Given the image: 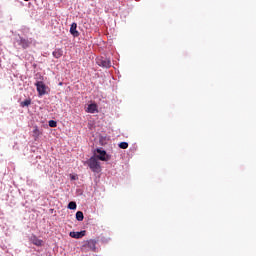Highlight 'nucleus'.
Masks as SVG:
<instances>
[{
    "mask_svg": "<svg viewBox=\"0 0 256 256\" xmlns=\"http://www.w3.org/2000/svg\"><path fill=\"white\" fill-rule=\"evenodd\" d=\"M71 179H72V181H75L76 178H75V176H72Z\"/></svg>",
    "mask_w": 256,
    "mask_h": 256,
    "instance_id": "obj_18",
    "label": "nucleus"
},
{
    "mask_svg": "<svg viewBox=\"0 0 256 256\" xmlns=\"http://www.w3.org/2000/svg\"><path fill=\"white\" fill-rule=\"evenodd\" d=\"M32 133H33L34 140H36V141H38L39 137H41V135H43V131H41L39 129V127H37V126H34Z\"/></svg>",
    "mask_w": 256,
    "mask_h": 256,
    "instance_id": "obj_7",
    "label": "nucleus"
},
{
    "mask_svg": "<svg viewBox=\"0 0 256 256\" xmlns=\"http://www.w3.org/2000/svg\"><path fill=\"white\" fill-rule=\"evenodd\" d=\"M48 125H49V127H52V128L57 127V121H55V120H50V121L48 122Z\"/></svg>",
    "mask_w": 256,
    "mask_h": 256,
    "instance_id": "obj_17",
    "label": "nucleus"
},
{
    "mask_svg": "<svg viewBox=\"0 0 256 256\" xmlns=\"http://www.w3.org/2000/svg\"><path fill=\"white\" fill-rule=\"evenodd\" d=\"M24 1H29V0H24Z\"/></svg>",
    "mask_w": 256,
    "mask_h": 256,
    "instance_id": "obj_19",
    "label": "nucleus"
},
{
    "mask_svg": "<svg viewBox=\"0 0 256 256\" xmlns=\"http://www.w3.org/2000/svg\"><path fill=\"white\" fill-rule=\"evenodd\" d=\"M96 63L99 67H104L105 69L111 67V60L103 56L96 58Z\"/></svg>",
    "mask_w": 256,
    "mask_h": 256,
    "instance_id": "obj_2",
    "label": "nucleus"
},
{
    "mask_svg": "<svg viewBox=\"0 0 256 256\" xmlns=\"http://www.w3.org/2000/svg\"><path fill=\"white\" fill-rule=\"evenodd\" d=\"M35 85H36L38 95L40 97H42V95H45L47 93V91H46L47 86L45 85V83H43V81H38V82H36Z\"/></svg>",
    "mask_w": 256,
    "mask_h": 256,
    "instance_id": "obj_3",
    "label": "nucleus"
},
{
    "mask_svg": "<svg viewBox=\"0 0 256 256\" xmlns=\"http://www.w3.org/2000/svg\"><path fill=\"white\" fill-rule=\"evenodd\" d=\"M68 209H71V210L77 209V203H75L74 201L70 202L68 204Z\"/></svg>",
    "mask_w": 256,
    "mask_h": 256,
    "instance_id": "obj_15",
    "label": "nucleus"
},
{
    "mask_svg": "<svg viewBox=\"0 0 256 256\" xmlns=\"http://www.w3.org/2000/svg\"><path fill=\"white\" fill-rule=\"evenodd\" d=\"M21 107H29L31 105V99H26L20 103Z\"/></svg>",
    "mask_w": 256,
    "mask_h": 256,
    "instance_id": "obj_14",
    "label": "nucleus"
},
{
    "mask_svg": "<svg viewBox=\"0 0 256 256\" xmlns=\"http://www.w3.org/2000/svg\"><path fill=\"white\" fill-rule=\"evenodd\" d=\"M97 245V242L95 240H88L85 244V247H88L91 251H95V247Z\"/></svg>",
    "mask_w": 256,
    "mask_h": 256,
    "instance_id": "obj_9",
    "label": "nucleus"
},
{
    "mask_svg": "<svg viewBox=\"0 0 256 256\" xmlns=\"http://www.w3.org/2000/svg\"><path fill=\"white\" fill-rule=\"evenodd\" d=\"M76 219L77 221H83V219H85V216L83 215L82 211L76 212Z\"/></svg>",
    "mask_w": 256,
    "mask_h": 256,
    "instance_id": "obj_13",
    "label": "nucleus"
},
{
    "mask_svg": "<svg viewBox=\"0 0 256 256\" xmlns=\"http://www.w3.org/2000/svg\"><path fill=\"white\" fill-rule=\"evenodd\" d=\"M32 243L33 245H36V247H41V245H43V240H39L38 238L34 237Z\"/></svg>",
    "mask_w": 256,
    "mask_h": 256,
    "instance_id": "obj_12",
    "label": "nucleus"
},
{
    "mask_svg": "<svg viewBox=\"0 0 256 256\" xmlns=\"http://www.w3.org/2000/svg\"><path fill=\"white\" fill-rule=\"evenodd\" d=\"M87 231L82 230L80 232H70L69 235L72 237V239H82V237H85Z\"/></svg>",
    "mask_w": 256,
    "mask_h": 256,
    "instance_id": "obj_5",
    "label": "nucleus"
},
{
    "mask_svg": "<svg viewBox=\"0 0 256 256\" xmlns=\"http://www.w3.org/2000/svg\"><path fill=\"white\" fill-rule=\"evenodd\" d=\"M95 111H97V104L88 105V108H87L88 113H95Z\"/></svg>",
    "mask_w": 256,
    "mask_h": 256,
    "instance_id": "obj_11",
    "label": "nucleus"
},
{
    "mask_svg": "<svg viewBox=\"0 0 256 256\" xmlns=\"http://www.w3.org/2000/svg\"><path fill=\"white\" fill-rule=\"evenodd\" d=\"M18 44L22 47V49H28V47L31 46V40L20 37Z\"/></svg>",
    "mask_w": 256,
    "mask_h": 256,
    "instance_id": "obj_6",
    "label": "nucleus"
},
{
    "mask_svg": "<svg viewBox=\"0 0 256 256\" xmlns=\"http://www.w3.org/2000/svg\"><path fill=\"white\" fill-rule=\"evenodd\" d=\"M70 33L74 37H79V31H77V23L73 22L70 27Z\"/></svg>",
    "mask_w": 256,
    "mask_h": 256,
    "instance_id": "obj_8",
    "label": "nucleus"
},
{
    "mask_svg": "<svg viewBox=\"0 0 256 256\" xmlns=\"http://www.w3.org/2000/svg\"><path fill=\"white\" fill-rule=\"evenodd\" d=\"M98 158L95 156H92L87 164L89 166V168L91 169V171H93L94 173H97L99 171H101V164L99 163V160H97Z\"/></svg>",
    "mask_w": 256,
    "mask_h": 256,
    "instance_id": "obj_1",
    "label": "nucleus"
},
{
    "mask_svg": "<svg viewBox=\"0 0 256 256\" xmlns=\"http://www.w3.org/2000/svg\"><path fill=\"white\" fill-rule=\"evenodd\" d=\"M118 147H120V149H127L129 147V143L127 142H121Z\"/></svg>",
    "mask_w": 256,
    "mask_h": 256,
    "instance_id": "obj_16",
    "label": "nucleus"
},
{
    "mask_svg": "<svg viewBox=\"0 0 256 256\" xmlns=\"http://www.w3.org/2000/svg\"><path fill=\"white\" fill-rule=\"evenodd\" d=\"M96 153L99 155L96 156L100 161H109V156L105 150H101L99 148L96 149Z\"/></svg>",
    "mask_w": 256,
    "mask_h": 256,
    "instance_id": "obj_4",
    "label": "nucleus"
},
{
    "mask_svg": "<svg viewBox=\"0 0 256 256\" xmlns=\"http://www.w3.org/2000/svg\"><path fill=\"white\" fill-rule=\"evenodd\" d=\"M52 55L55 59H61V57H63V50L61 48H57L53 51Z\"/></svg>",
    "mask_w": 256,
    "mask_h": 256,
    "instance_id": "obj_10",
    "label": "nucleus"
}]
</instances>
